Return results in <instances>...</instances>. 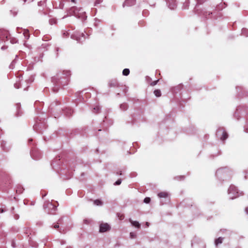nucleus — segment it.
<instances>
[{"label":"nucleus","instance_id":"obj_25","mask_svg":"<svg viewBox=\"0 0 248 248\" xmlns=\"http://www.w3.org/2000/svg\"><path fill=\"white\" fill-rule=\"evenodd\" d=\"M31 155L32 157L33 158H34V159H38L39 158V157H37L35 156L34 153H31Z\"/></svg>","mask_w":248,"mask_h":248},{"label":"nucleus","instance_id":"obj_34","mask_svg":"<svg viewBox=\"0 0 248 248\" xmlns=\"http://www.w3.org/2000/svg\"><path fill=\"white\" fill-rule=\"evenodd\" d=\"M3 212H4V210L3 209H0V213H3Z\"/></svg>","mask_w":248,"mask_h":248},{"label":"nucleus","instance_id":"obj_41","mask_svg":"<svg viewBox=\"0 0 248 248\" xmlns=\"http://www.w3.org/2000/svg\"><path fill=\"white\" fill-rule=\"evenodd\" d=\"M49 22H50L51 24H52V23H51V20H50V21H49Z\"/></svg>","mask_w":248,"mask_h":248},{"label":"nucleus","instance_id":"obj_39","mask_svg":"<svg viewBox=\"0 0 248 248\" xmlns=\"http://www.w3.org/2000/svg\"><path fill=\"white\" fill-rule=\"evenodd\" d=\"M24 0V2H25L27 1V0Z\"/></svg>","mask_w":248,"mask_h":248},{"label":"nucleus","instance_id":"obj_12","mask_svg":"<svg viewBox=\"0 0 248 248\" xmlns=\"http://www.w3.org/2000/svg\"><path fill=\"white\" fill-rule=\"evenodd\" d=\"M154 93L156 97H160L161 95V92L159 90H155Z\"/></svg>","mask_w":248,"mask_h":248},{"label":"nucleus","instance_id":"obj_8","mask_svg":"<svg viewBox=\"0 0 248 248\" xmlns=\"http://www.w3.org/2000/svg\"><path fill=\"white\" fill-rule=\"evenodd\" d=\"M169 194L166 192H161L158 194V196L160 198H166L168 197Z\"/></svg>","mask_w":248,"mask_h":248},{"label":"nucleus","instance_id":"obj_37","mask_svg":"<svg viewBox=\"0 0 248 248\" xmlns=\"http://www.w3.org/2000/svg\"><path fill=\"white\" fill-rule=\"evenodd\" d=\"M75 16H78V17L79 18H80V16H78V15H77L76 13H75Z\"/></svg>","mask_w":248,"mask_h":248},{"label":"nucleus","instance_id":"obj_5","mask_svg":"<svg viewBox=\"0 0 248 248\" xmlns=\"http://www.w3.org/2000/svg\"><path fill=\"white\" fill-rule=\"evenodd\" d=\"M110 229L109 225L107 223L101 224L100 225V232H105Z\"/></svg>","mask_w":248,"mask_h":248},{"label":"nucleus","instance_id":"obj_15","mask_svg":"<svg viewBox=\"0 0 248 248\" xmlns=\"http://www.w3.org/2000/svg\"><path fill=\"white\" fill-rule=\"evenodd\" d=\"M92 220L89 218H85L83 220V222L85 224H90L92 223Z\"/></svg>","mask_w":248,"mask_h":248},{"label":"nucleus","instance_id":"obj_29","mask_svg":"<svg viewBox=\"0 0 248 248\" xmlns=\"http://www.w3.org/2000/svg\"><path fill=\"white\" fill-rule=\"evenodd\" d=\"M14 86L16 88L18 89L19 88V86L18 85V84L16 83L15 84Z\"/></svg>","mask_w":248,"mask_h":248},{"label":"nucleus","instance_id":"obj_32","mask_svg":"<svg viewBox=\"0 0 248 248\" xmlns=\"http://www.w3.org/2000/svg\"><path fill=\"white\" fill-rule=\"evenodd\" d=\"M245 211H246V213L248 215V207L246 208Z\"/></svg>","mask_w":248,"mask_h":248},{"label":"nucleus","instance_id":"obj_9","mask_svg":"<svg viewBox=\"0 0 248 248\" xmlns=\"http://www.w3.org/2000/svg\"><path fill=\"white\" fill-rule=\"evenodd\" d=\"M130 222H131L132 226H135L138 228L140 227V224L138 221H133L131 219H130Z\"/></svg>","mask_w":248,"mask_h":248},{"label":"nucleus","instance_id":"obj_14","mask_svg":"<svg viewBox=\"0 0 248 248\" xmlns=\"http://www.w3.org/2000/svg\"><path fill=\"white\" fill-rule=\"evenodd\" d=\"M94 204L96 205H102L103 202L99 200H96L94 201Z\"/></svg>","mask_w":248,"mask_h":248},{"label":"nucleus","instance_id":"obj_17","mask_svg":"<svg viewBox=\"0 0 248 248\" xmlns=\"http://www.w3.org/2000/svg\"><path fill=\"white\" fill-rule=\"evenodd\" d=\"M120 108L123 110H125L127 108V105L125 104H121L120 105Z\"/></svg>","mask_w":248,"mask_h":248},{"label":"nucleus","instance_id":"obj_4","mask_svg":"<svg viewBox=\"0 0 248 248\" xmlns=\"http://www.w3.org/2000/svg\"><path fill=\"white\" fill-rule=\"evenodd\" d=\"M71 37L78 42H80L81 41V37L84 38V34L83 33L80 34L78 32H76L71 35Z\"/></svg>","mask_w":248,"mask_h":248},{"label":"nucleus","instance_id":"obj_38","mask_svg":"<svg viewBox=\"0 0 248 248\" xmlns=\"http://www.w3.org/2000/svg\"><path fill=\"white\" fill-rule=\"evenodd\" d=\"M1 49H4V47H3V46H2V47H1Z\"/></svg>","mask_w":248,"mask_h":248},{"label":"nucleus","instance_id":"obj_26","mask_svg":"<svg viewBox=\"0 0 248 248\" xmlns=\"http://www.w3.org/2000/svg\"><path fill=\"white\" fill-rule=\"evenodd\" d=\"M130 235L131 238H135L136 237V234L134 232H130Z\"/></svg>","mask_w":248,"mask_h":248},{"label":"nucleus","instance_id":"obj_35","mask_svg":"<svg viewBox=\"0 0 248 248\" xmlns=\"http://www.w3.org/2000/svg\"><path fill=\"white\" fill-rule=\"evenodd\" d=\"M48 214H53V212H52L51 211H48Z\"/></svg>","mask_w":248,"mask_h":248},{"label":"nucleus","instance_id":"obj_30","mask_svg":"<svg viewBox=\"0 0 248 248\" xmlns=\"http://www.w3.org/2000/svg\"><path fill=\"white\" fill-rule=\"evenodd\" d=\"M59 227V225H58V224H55V225H54V226H53V228H54V229H57V228H58Z\"/></svg>","mask_w":248,"mask_h":248},{"label":"nucleus","instance_id":"obj_24","mask_svg":"<svg viewBox=\"0 0 248 248\" xmlns=\"http://www.w3.org/2000/svg\"><path fill=\"white\" fill-rule=\"evenodd\" d=\"M102 1V0H96L95 2V5L101 3Z\"/></svg>","mask_w":248,"mask_h":248},{"label":"nucleus","instance_id":"obj_11","mask_svg":"<svg viewBox=\"0 0 248 248\" xmlns=\"http://www.w3.org/2000/svg\"><path fill=\"white\" fill-rule=\"evenodd\" d=\"M242 34L244 36L248 37V29H243L242 30Z\"/></svg>","mask_w":248,"mask_h":248},{"label":"nucleus","instance_id":"obj_23","mask_svg":"<svg viewBox=\"0 0 248 248\" xmlns=\"http://www.w3.org/2000/svg\"><path fill=\"white\" fill-rule=\"evenodd\" d=\"M10 42L12 44H15L17 43V41L16 39H12L10 40Z\"/></svg>","mask_w":248,"mask_h":248},{"label":"nucleus","instance_id":"obj_2","mask_svg":"<svg viewBox=\"0 0 248 248\" xmlns=\"http://www.w3.org/2000/svg\"><path fill=\"white\" fill-rule=\"evenodd\" d=\"M217 136L222 140H224L228 137L227 133L223 128H220L217 129L216 133Z\"/></svg>","mask_w":248,"mask_h":248},{"label":"nucleus","instance_id":"obj_13","mask_svg":"<svg viewBox=\"0 0 248 248\" xmlns=\"http://www.w3.org/2000/svg\"><path fill=\"white\" fill-rule=\"evenodd\" d=\"M130 71L129 69L125 68L123 71V74L124 76H127L129 75Z\"/></svg>","mask_w":248,"mask_h":248},{"label":"nucleus","instance_id":"obj_22","mask_svg":"<svg viewBox=\"0 0 248 248\" xmlns=\"http://www.w3.org/2000/svg\"><path fill=\"white\" fill-rule=\"evenodd\" d=\"M122 182V180L121 179H118L115 183V185H119L121 184Z\"/></svg>","mask_w":248,"mask_h":248},{"label":"nucleus","instance_id":"obj_6","mask_svg":"<svg viewBox=\"0 0 248 248\" xmlns=\"http://www.w3.org/2000/svg\"><path fill=\"white\" fill-rule=\"evenodd\" d=\"M44 206L45 208H47L48 209L53 210L54 211H55L56 209V206L53 205L52 203L49 202L45 203Z\"/></svg>","mask_w":248,"mask_h":248},{"label":"nucleus","instance_id":"obj_7","mask_svg":"<svg viewBox=\"0 0 248 248\" xmlns=\"http://www.w3.org/2000/svg\"><path fill=\"white\" fill-rule=\"evenodd\" d=\"M136 0H126L123 4V6H130L135 3Z\"/></svg>","mask_w":248,"mask_h":248},{"label":"nucleus","instance_id":"obj_28","mask_svg":"<svg viewBox=\"0 0 248 248\" xmlns=\"http://www.w3.org/2000/svg\"><path fill=\"white\" fill-rule=\"evenodd\" d=\"M158 81V80H156V81H154V82H152V83H151V85H152V86H155V85H156V84H157V83Z\"/></svg>","mask_w":248,"mask_h":248},{"label":"nucleus","instance_id":"obj_3","mask_svg":"<svg viewBox=\"0 0 248 248\" xmlns=\"http://www.w3.org/2000/svg\"><path fill=\"white\" fill-rule=\"evenodd\" d=\"M166 2L168 7L171 10L174 9L177 6L175 0H166Z\"/></svg>","mask_w":248,"mask_h":248},{"label":"nucleus","instance_id":"obj_36","mask_svg":"<svg viewBox=\"0 0 248 248\" xmlns=\"http://www.w3.org/2000/svg\"><path fill=\"white\" fill-rule=\"evenodd\" d=\"M146 226H147V227H148V226H149V223L148 222H147L146 223Z\"/></svg>","mask_w":248,"mask_h":248},{"label":"nucleus","instance_id":"obj_31","mask_svg":"<svg viewBox=\"0 0 248 248\" xmlns=\"http://www.w3.org/2000/svg\"><path fill=\"white\" fill-rule=\"evenodd\" d=\"M70 72L69 71H67V72H66V76H67V77H68V76H70Z\"/></svg>","mask_w":248,"mask_h":248},{"label":"nucleus","instance_id":"obj_10","mask_svg":"<svg viewBox=\"0 0 248 248\" xmlns=\"http://www.w3.org/2000/svg\"><path fill=\"white\" fill-rule=\"evenodd\" d=\"M223 238L222 237H219L215 240V245L217 246L218 244L222 243Z\"/></svg>","mask_w":248,"mask_h":248},{"label":"nucleus","instance_id":"obj_1","mask_svg":"<svg viewBox=\"0 0 248 248\" xmlns=\"http://www.w3.org/2000/svg\"><path fill=\"white\" fill-rule=\"evenodd\" d=\"M228 194L231 199H233L239 196L236 187L234 186H231L228 189Z\"/></svg>","mask_w":248,"mask_h":248},{"label":"nucleus","instance_id":"obj_21","mask_svg":"<svg viewBox=\"0 0 248 248\" xmlns=\"http://www.w3.org/2000/svg\"><path fill=\"white\" fill-rule=\"evenodd\" d=\"M150 202V198H145L144 200V202L146 203H149V202Z\"/></svg>","mask_w":248,"mask_h":248},{"label":"nucleus","instance_id":"obj_20","mask_svg":"<svg viewBox=\"0 0 248 248\" xmlns=\"http://www.w3.org/2000/svg\"><path fill=\"white\" fill-rule=\"evenodd\" d=\"M5 37L6 39H8V36H7V34L6 32L4 33V34L3 36H2L0 37V40H3V38Z\"/></svg>","mask_w":248,"mask_h":248},{"label":"nucleus","instance_id":"obj_19","mask_svg":"<svg viewBox=\"0 0 248 248\" xmlns=\"http://www.w3.org/2000/svg\"><path fill=\"white\" fill-rule=\"evenodd\" d=\"M244 131L248 133V122L244 126Z\"/></svg>","mask_w":248,"mask_h":248},{"label":"nucleus","instance_id":"obj_40","mask_svg":"<svg viewBox=\"0 0 248 248\" xmlns=\"http://www.w3.org/2000/svg\"><path fill=\"white\" fill-rule=\"evenodd\" d=\"M72 1L74 2L75 0H72Z\"/></svg>","mask_w":248,"mask_h":248},{"label":"nucleus","instance_id":"obj_18","mask_svg":"<svg viewBox=\"0 0 248 248\" xmlns=\"http://www.w3.org/2000/svg\"><path fill=\"white\" fill-rule=\"evenodd\" d=\"M189 5V1L186 0V2L184 3V8L186 9L188 7Z\"/></svg>","mask_w":248,"mask_h":248},{"label":"nucleus","instance_id":"obj_33","mask_svg":"<svg viewBox=\"0 0 248 248\" xmlns=\"http://www.w3.org/2000/svg\"><path fill=\"white\" fill-rule=\"evenodd\" d=\"M19 217L18 216V215H16L15 217V218L17 219H18Z\"/></svg>","mask_w":248,"mask_h":248},{"label":"nucleus","instance_id":"obj_27","mask_svg":"<svg viewBox=\"0 0 248 248\" xmlns=\"http://www.w3.org/2000/svg\"><path fill=\"white\" fill-rule=\"evenodd\" d=\"M24 34L25 37L28 39L29 38V35L28 34V33L26 32L25 31L24 32Z\"/></svg>","mask_w":248,"mask_h":248},{"label":"nucleus","instance_id":"obj_16","mask_svg":"<svg viewBox=\"0 0 248 248\" xmlns=\"http://www.w3.org/2000/svg\"><path fill=\"white\" fill-rule=\"evenodd\" d=\"M100 110V107L98 106H96L95 107L93 108V112L97 113L99 112Z\"/></svg>","mask_w":248,"mask_h":248}]
</instances>
